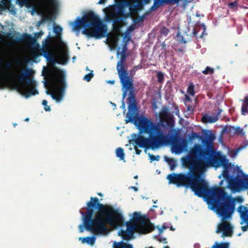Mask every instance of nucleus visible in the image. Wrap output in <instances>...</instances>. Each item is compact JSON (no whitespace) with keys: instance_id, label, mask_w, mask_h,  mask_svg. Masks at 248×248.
I'll list each match as a JSON object with an SVG mask.
<instances>
[{"instance_id":"f257e3e1","label":"nucleus","mask_w":248,"mask_h":248,"mask_svg":"<svg viewBox=\"0 0 248 248\" xmlns=\"http://www.w3.org/2000/svg\"><path fill=\"white\" fill-rule=\"evenodd\" d=\"M214 139L213 135H206L202 140V145L195 144L191 148L189 157L184 160V164L188 166L187 173H172L169 174L167 178L169 184L178 187L190 188L196 196L205 198L207 204L211 205V209L215 210L221 217V223L218 225L216 232H222V237H231L232 235V227L227 220L231 218L235 210L234 200L222 187H209L208 182L201 176L208 167L217 168L223 166L224 178L228 183L232 177L227 169L228 160L214 148Z\"/></svg>"},{"instance_id":"f03ea898","label":"nucleus","mask_w":248,"mask_h":248,"mask_svg":"<svg viewBox=\"0 0 248 248\" xmlns=\"http://www.w3.org/2000/svg\"><path fill=\"white\" fill-rule=\"evenodd\" d=\"M80 213L83 217V224L79 226L80 232L85 229L94 235L105 236L109 232L107 224L118 228L124 224V218L121 212L112 206L100 203L97 197H91L87 203L86 212L80 211Z\"/></svg>"},{"instance_id":"7ed1b4c3","label":"nucleus","mask_w":248,"mask_h":248,"mask_svg":"<svg viewBox=\"0 0 248 248\" xmlns=\"http://www.w3.org/2000/svg\"><path fill=\"white\" fill-rule=\"evenodd\" d=\"M81 27L84 28L82 33L89 37L99 39L107 35V26L92 11L87 12L82 18H78L75 21L74 30H79Z\"/></svg>"},{"instance_id":"20e7f679","label":"nucleus","mask_w":248,"mask_h":248,"mask_svg":"<svg viewBox=\"0 0 248 248\" xmlns=\"http://www.w3.org/2000/svg\"><path fill=\"white\" fill-rule=\"evenodd\" d=\"M31 73V69L26 67L17 74L14 72L8 73L6 75V78L9 83L14 89L26 98H28L39 93L34 87L28 89L30 86L35 84V81L30 77Z\"/></svg>"},{"instance_id":"39448f33","label":"nucleus","mask_w":248,"mask_h":248,"mask_svg":"<svg viewBox=\"0 0 248 248\" xmlns=\"http://www.w3.org/2000/svg\"><path fill=\"white\" fill-rule=\"evenodd\" d=\"M128 111L126 114V119L125 123L128 124L131 123L134 124L139 129L140 133L150 134L154 131L155 128L160 124H154L150 119L144 116H138L136 113L137 105L134 92L132 91L129 92L127 98Z\"/></svg>"},{"instance_id":"423d86ee","label":"nucleus","mask_w":248,"mask_h":248,"mask_svg":"<svg viewBox=\"0 0 248 248\" xmlns=\"http://www.w3.org/2000/svg\"><path fill=\"white\" fill-rule=\"evenodd\" d=\"M126 230H121L118 235L124 239L129 240L133 238V234L137 232L142 233H148L152 226L148 218L141 216L139 213L134 212L133 218L125 223Z\"/></svg>"},{"instance_id":"0eeeda50","label":"nucleus","mask_w":248,"mask_h":248,"mask_svg":"<svg viewBox=\"0 0 248 248\" xmlns=\"http://www.w3.org/2000/svg\"><path fill=\"white\" fill-rule=\"evenodd\" d=\"M49 78L44 82V85L46 87L49 85L53 87L56 91L57 93H50L49 90H46L47 94L50 95L53 99L60 101L62 98L63 94L66 88V83L64 76L62 74L57 75L54 71L48 72Z\"/></svg>"},{"instance_id":"6e6552de","label":"nucleus","mask_w":248,"mask_h":248,"mask_svg":"<svg viewBox=\"0 0 248 248\" xmlns=\"http://www.w3.org/2000/svg\"><path fill=\"white\" fill-rule=\"evenodd\" d=\"M126 57V54H121L120 60L118 62L116 66L120 82L123 88L125 90L123 94V98L125 97L127 92L134 91L133 78L128 75L127 71L124 66Z\"/></svg>"},{"instance_id":"1a4fd4ad","label":"nucleus","mask_w":248,"mask_h":248,"mask_svg":"<svg viewBox=\"0 0 248 248\" xmlns=\"http://www.w3.org/2000/svg\"><path fill=\"white\" fill-rule=\"evenodd\" d=\"M124 6H129V10L131 13H135L137 12V8L140 9L142 7L141 3L133 5L130 2L126 0H122L117 5L111 7L108 13V16L113 20V23L116 24L121 21L119 17L121 14H123V8Z\"/></svg>"},{"instance_id":"9d476101","label":"nucleus","mask_w":248,"mask_h":248,"mask_svg":"<svg viewBox=\"0 0 248 248\" xmlns=\"http://www.w3.org/2000/svg\"><path fill=\"white\" fill-rule=\"evenodd\" d=\"M150 148L153 150L157 149L168 143L167 137L164 134L160 125L152 133L149 134Z\"/></svg>"},{"instance_id":"9b49d317","label":"nucleus","mask_w":248,"mask_h":248,"mask_svg":"<svg viewBox=\"0 0 248 248\" xmlns=\"http://www.w3.org/2000/svg\"><path fill=\"white\" fill-rule=\"evenodd\" d=\"M159 115L161 122L166 123L168 126H173L174 121L172 117L170 115L169 109L167 107H164L161 108Z\"/></svg>"},{"instance_id":"f8f14e48","label":"nucleus","mask_w":248,"mask_h":248,"mask_svg":"<svg viewBox=\"0 0 248 248\" xmlns=\"http://www.w3.org/2000/svg\"><path fill=\"white\" fill-rule=\"evenodd\" d=\"M242 177H232L228 183L229 188L236 191L242 189Z\"/></svg>"},{"instance_id":"ddd939ff","label":"nucleus","mask_w":248,"mask_h":248,"mask_svg":"<svg viewBox=\"0 0 248 248\" xmlns=\"http://www.w3.org/2000/svg\"><path fill=\"white\" fill-rule=\"evenodd\" d=\"M135 138L132 141H134L136 145H138L140 147L145 148L146 149L150 148L148 138H145L143 136H138L137 137L135 135Z\"/></svg>"},{"instance_id":"4468645a","label":"nucleus","mask_w":248,"mask_h":248,"mask_svg":"<svg viewBox=\"0 0 248 248\" xmlns=\"http://www.w3.org/2000/svg\"><path fill=\"white\" fill-rule=\"evenodd\" d=\"M237 211L240 214L243 222L248 223V208L242 205H240L237 209Z\"/></svg>"},{"instance_id":"2eb2a0df","label":"nucleus","mask_w":248,"mask_h":248,"mask_svg":"<svg viewBox=\"0 0 248 248\" xmlns=\"http://www.w3.org/2000/svg\"><path fill=\"white\" fill-rule=\"evenodd\" d=\"M41 51L43 52V56L48 62L52 64H55L56 62V59L51 50H48L45 47L44 48H41Z\"/></svg>"},{"instance_id":"dca6fc26","label":"nucleus","mask_w":248,"mask_h":248,"mask_svg":"<svg viewBox=\"0 0 248 248\" xmlns=\"http://www.w3.org/2000/svg\"><path fill=\"white\" fill-rule=\"evenodd\" d=\"M181 0H155L154 6L152 8H157L162 3L170 4H178Z\"/></svg>"},{"instance_id":"f3484780","label":"nucleus","mask_w":248,"mask_h":248,"mask_svg":"<svg viewBox=\"0 0 248 248\" xmlns=\"http://www.w3.org/2000/svg\"><path fill=\"white\" fill-rule=\"evenodd\" d=\"M21 42H27L31 44H34L36 41V39L34 37H32L31 35L25 33H23L20 36Z\"/></svg>"},{"instance_id":"a211bd4d","label":"nucleus","mask_w":248,"mask_h":248,"mask_svg":"<svg viewBox=\"0 0 248 248\" xmlns=\"http://www.w3.org/2000/svg\"><path fill=\"white\" fill-rule=\"evenodd\" d=\"M248 113V95L245 96L244 100L242 101L241 107V114L246 115Z\"/></svg>"},{"instance_id":"6ab92c4d","label":"nucleus","mask_w":248,"mask_h":248,"mask_svg":"<svg viewBox=\"0 0 248 248\" xmlns=\"http://www.w3.org/2000/svg\"><path fill=\"white\" fill-rule=\"evenodd\" d=\"M62 29L60 26H56L54 28V31L57 34V42L62 46L64 47V44L62 40L61 34L60 32L62 31Z\"/></svg>"},{"instance_id":"aec40b11","label":"nucleus","mask_w":248,"mask_h":248,"mask_svg":"<svg viewBox=\"0 0 248 248\" xmlns=\"http://www.w3.org/2000/svg\"><path fill=\"white\" fill-rule=\"evenodd\" d=\"M61 51L62 54L60 57V60L61 61L60 63L65 64L66 63L68 60V54L66 50H65L64 48H62Z\"/></svg>"},{"instance_id":"412c9836","label":"nucleus","mask_w":248,"mask_h":248,"mask_svg":"<svg viewBox=\"0 0 248 248\" xmlns=\"http://www.w3.org/2000/svg\"><path fill=\"white\" fill-rule=\"evenodd\" d=\"M79 239L81 240L82 243H87L89 245H93L95 242L96 238L94 236H92L80 237Z\"/></svg>"},{"instance_id":"4be33fe9","label":"nucleus","mask_w":248,"mask_h":248,"mask_svg":"<svg viewBox=\"0 0 248 248\" xmlns=\"http://www.w3.org/2000/svg\"><path fill=\"white\" fill-rule=\"evenodd\" d=\"M218 119L217 116H211L209 115H205L202 118V121L204 123H213L217 122Z\"/></svg>"},{"instance_id":"5701e85b","label":"nucleus","mask_w":248,"mask_h":248,"mask_svg":"<svg viewBox=\"0 0 248 248\" xmlns=\"http://www.w3.org/2000/svg\"><path fill=\"white\" fill-rule=\"evenodd\" d=\"M45 7L48 8L56 5L55 0H38Z\"/></svg>"},{"instance_id":"b1692460","label":"nucleus","mask_w":248,"mask_h":248,"mask_svg":"<svg viewBox=\"0 0 248 248\" xmlns=\"http://www.w3.org/2000/svg\"><path fill=\"white\" fill-rule=\"evenodd\" d=\"M52 39V37L49 35L47 38L43 41V48H44L45 47L48 50H50V48L48 47V46L52 45V41L51 39Z\"/></svg>"},{"instance_id":"393cba45","label":"nucleus","mask_w":248,"mask_h":248,"mask_svg":"<svg viewBox=\"0 0 248 248\" xmlns=\"http://www.w3.org/2000/svg\"><path fill=\"white\" fill-rule=\"evenodd\" d=\"M43 55V52L41 51V49L40 50L33 49L31 53V56L33 61L38 58L39 56Z\"/></svg>"},{"instance_id":"a878e982","label":"nucleus","mask_w":248,"mask_h":248,"mask_svg":"<svg viewBox=\"0 0 248 248\" xmlns=\"http://www.w3.org/2000/svg\"><path fill=\"white\" fill-rule=\"evenodd\" d=\"M229 242H221L220 243L216 242L211 248H229Z\"/></svg>"},{"instance_id":"bb28decb","label":"nucleus","mask_w":248,"mask_h":248,"mask_svg":"<svg viewBox=\"0 0 248 248\" xmlns=\"http://www.w3.org/2000/svg\"><path fill=\"white\" fill-rule=\"evenodd\" d=\"M2 35L1 34V43H2ZM3 48L2 47V45L1 44V89L3 88V73L2 70V63H3Z\"/></svg>"},{"instance_id":"cd10ccee","label":"nucleus","mask_w":248,"mask_h":248,"mask_svg":"<svg viewBox=\"0 0 248 248\" xmlns=\"http://www.w3.org/2000/svg\"><path fill=\"white\" fill-rule=\"evenodd\" d=\"M165 160L168 163L170 166V170H173L176 166V163L173 158H170L167 157H165Z\"/></svg>"},{"instance_id":"c85d7f7f","label":"nucleus","mask_w":248,"mask_h":248,"mask_svg":"<svg viewBox=\"0 0 248 248\" xmlns=\"http://www.w3.org/2000/svg\"><path fill=\"white\" fill-rule=\"evenodd\" d=\"M116 155L117 157H119L120 160H124V154L123 148L120 147L118 148L116 151Z\"/></svg>"},{"instance_id":"c756f323","label":"nucleus","mask_w":248,"mask_h":248,"mask_svg":"<svg viewBox=\"0 0 248 248\" xmlns=\"http://www.w3.org/2000/svg\"><path fill=\"white\" fill-rule=\"evenodd\" d=\"M16 2L20 7L25 6L28 8L30 6V0H16Z\"/></svg>"},{"instance_id":"7c9ffc66","label":"nucleus","mask_w":248,"mask_h":248,"mask_svg":"<svg viewBox=\"0 0 248 248\" xmlns=\"http://www.w3.org/2000/svg\"><path fill=\"white\" fill-rule=\"evenodd\" d=\"M242 189H248V176L244 177L242 179Z\"/></svg>"},{"instance_id":"2f4dec72","label":"nucleus","mask_w":248,"mask_h":248,"mask_svg":"<svg viewBox=\"0 0 248 248\" xmlns=\"http://www.w3.org/2000/svg\"><path fill=\"white\" fill-rule=\"evenodd\" d=\"M194 87V85L193 83H190L187 88V92L188 93L192 96H193L195 94Z\"/></svg>"},{"instance_id":"473e14b6","label":"nucleus","mask_w":248,"mask_h":248,"mask_svg":"<svg viewBox=\"0 0 248 248\" xmlns=\"http://www.w3.org/2000/svg\"><path fill=\"white\" fill-rule=\"evenodd\" d=\"M214 72V69L210 67L207 66L205 70L202 71V73L204 75L212 74Z\"/></svg>"},{"instance_id":"72a5a7b5","label":"nucleus","mask_w":248,"mask_h":248,"mask_svg":"<svg viewBox=\"0 0 248 248\" xmlns=\"http://www.w3.org/2000/svg\"><path fill=\"white\" fill-rule=\"evenodd\" d=\"M237 6L238 2L237 1H234L233 2H230L228 5L229 8L234 11L237 10Z\"/></svg>"},{"instance_id":"f704fd0d","label":"nucleus","mask_w":248,"mask_h":248,"mask_svg":"<svg viewBox=\"0 0 248 248\" xmlns=\"http://www.w3.org/2000/svg\"><path fill=\"white\" fill-rule=\"evenodd\" d=\"M124 243L123 241L119 242H115L113 243V248H124Z\"/></svg>"},{"instance_id":"c9c22d12","label":"nucleus","mask_w":248,"mask_h":248,"mask_svg":"<svg viewBox=\"0 0 248 248\" xmlns=\"http://www.w3.org/2000/svg\"><path fill=\"white\" fill-rule=\"evenodd\" d=\"M157 81L159 83H162L164 80L163 74L161 72H158L157 73Z\"/></svg>"},{"instance_id":"e433bc0d","label":"nucleus","mask_w":248,"mask_h":248,"mask_svg":"<svg viewBox=\"0 0 248 248\" xmlns=\"http://www.w3.org/2000/svg\"><path fill=\"white\" fill-rule=\"evenodd\" d=\"M20 36L14 34V37L11 39V41L13 43H17L21 42Z\"/></svg>"},{"instance_id":"4c0bfd02","label":"nucleus","mask_w":248,"mask_h":248,"mask_svg":"<svg viewBox=\"0 0 248 248\" xmlns=\"http://www.w3.org/2000/svg\"><path fill=\"white\" fill-rule=\"evenodd\" d=\"M234 132L235 134L237 135H240L242 136L245 135V133L243 131V129L240 127H236L234 129Z\"/></svg>"},{"instance_id":"58836bf2","label":"nucleus","mask_w":248,"mask_h":248,"mask_svg":"<svg viewBox=\"0 0 248 248\" xmlns=\"http://www.w3.org/2000/svg\"><path fill=\"white\" fill-rule=\"evenodd\" d=\"M93 74L92 71L91 73L85 75L83 79L85 80H86L88 82H89L91 81V79L93 78Z\"/></svg>"},{"instance_id":"ea45409f","label":"nucleus","mask_w":248,"mask_h":248,"mask_svg":"<svg viewBox=\"0 0 248 248\" xmlns=\"http://www.w3.org/2000/svg\"><path fill=\"white\" fill-rule=\"evenodd\" d=\"M169 32V29L166 27H163L160 29V33L162 35L167 36Z\"/></svg>"},{"instance_id":"a19ab883","label":"nucleus","mask_w":248,"mask_h":248,"mask_svg":"<svg viewBox=\"0 0 248 248\" xmlns=\"http://www.w3.org/2000/svg\"><path fill=\"white\" fill-rule=\"evenodd\" d=\"M144 18L145 15H142L141 16H138L134 19V22L136 23L142 22Z\"/></svg>"},{"instance_id":"79ce46f5","label":"nucleus","mask_w":248,"mask_h":248,"mask_svg":"<svg viewBox=\"0 0 248 248\" xmlns=\"http://www.w3.org/2000/svg\"><path fill=\"white\" fill-rule=\"evenodd\" d=\"M42 22H46V21H49L51 20V17L48 15H43L42 16Z\"/></svg>"},{"instance_id":"37998d69","label":"nucleus","mask_w":248,"mask_h":248,"mask_svg":"<svg viewBox=\"0 0 248 248\" xmlns=\"http://www.w3.org/2000/svg\"><path fill=\"white\" fill-rule=\"evenodd\" d=\"M149 157H150V160H151V161H155V160L158 161L160 159V156L159 155L155 156L153 155H149Z\"/></svg>"},{"instance_id":"c03bdc74","label":"nucleus","mask_w":248,"mask_h":248,"mask_svg":"<svg viewBox=\"0 0 248 248\" xmlns=\"http://www.w3.org/2000/svg\"><path fill=\"white\" fill-rule=\"evenodd\" d=\"M47 102L46 100H44L42 101V105L45 107L44 109L46 111H50V107L47 105Z\"/></svg>"},{"instance_id":"a18cd8bd","label":"nucleus","mask_w":248,"mask_h":248,"mask_svg":"<svg viewBox=\"0 0 248 248\" xmlns=\"http://www.w3.org/2000/svg\"><path fill=\"white\" fill-rule=\"evenodd\" d=\"M5 67L8 69H11L13 68V64L12 62L8 61L5 64Z\"/></svg>"},{"instance_id":"49530a36","label":"nucleus","mask_w":248,"mask_h":248,"mask_svg":"<svg viewBox=\"0 0 248 248\" xmlns=\"http://www.w3.org/2000/svg\"><path fill=\"white\" fill-rule=\"evenodd\" d=\"M178 41L179 42L181 43L186 44V41L184 39V37L182 35H179L177 36Z\"/></svg>"},{"instance_id":"de8ad7c7","label":"nucleus","mask_w":248,"mask_h":248,"mask_svg":"<svg viewBox=\"0 0 248 248\" xmlns=\"http://www.w3.org/2000/svg\"><path fill=\"white\" fill-rule=\"evenodd\" d=\"M198 134L197 133L193 132L191 134V135L190 136L189 139L190 140H191L192 139H194L198 138Z\"/></svg>"},{"instance_id":"09e8293b","label":"nucleus","mask_w":248,"mask_h":248,"mask_svg":"<svg viewBox=\"0 0 248 248\" xmlns=\"http://www.w3.org/2000/svg\"><path fill=\"white\" fill-rule=\"evenodd\" d=\"M187 111L189 113H192L194 111V108L192 106H188L187 107Z\"/></svg>"},{"instance_id":"8fccbe9b","label":"nucleus","mask_w":248,"mask_h":248,"mask_svg":"<svg viewBox=\"0 0 248 248\" xmlns=\"http://www.w3.org/2000/svg\"><path fill=\"white\" fill-rule=\"evenodd\" d=\"M43 33H44L42 31H40L35 34V36L36 37V38H38L39 37H40L43 34Z\"/></svg>"},{"instance_id":"3c124183","label":"nucleus","mask_w":248,"mask_h":248,"mask_svg":"<svg viewBox=\"0 0 248 248\" xmlns=\"http://www.w3.org/2000/svg\"><path fill=\"white\" fill-rule=\"evenodd\" d=\"M6 37L8 39H9L11 40L12 38L14 37V34H13L12 33H11V32H8L6 34Z\"/></svg>"},{"instance_id":"603ef678","label":"nucleus","mask_w":248,"mask_h":248,"mask_svg":"<svg viewBox=\"0 0 248 248\" xmlns=\"http://www.w3.org/2000/svg\"><path fill=\"white\" fill-rule=\"evenodd\" d=\"M134 149L136 151V154L137 155H140L141 152V151L139 149L136 145L134 146Z\"/></svg>"},{"instance_id":"864d4df0","label":"nucleus","mask_w":248,"mask_h":248,"mask_svg":"<svg viewBox=\"0 0 248 248\" xmlns=\"http://www.w3.org/2000/svg\"><path fill=\"white\" fill-rule=\"evenodd\" d=\"M142 68V66L141 65H138L137 66H135L133 68V71L136 72L138 69H141Z\"/></svg>"},{"instance_id":"5fc2aeb1","label":"nucleus","mask_w":248,"mask_h":248,"mask_svg":"<svg viewBox=\"0 0 248 248\" xmlns=\"http://www.w3.org/2000/svg\"><path fill=\"white\" fill-rule=\"evenodd\" d=\"M247 223V224L246 225H245L244 226H242L241 228V229L243 232H245V231H247V230L248 229V222Z\"/></svg>"},{"instance_id":"6e6d98bb","label":"nucleus","mask_w":248,"mask_h":248,"mask_svg":"<svg viewBox=\"0 0 248 248\" xmlns=\"http://www.w3.org/2000/svg\"><path fill=\"white\" fill-rule=\"evenodd\" d=\"M124 248H133L131 244H128L124 243Z\"/></svg>"},{"instance_id":"4d7b16f0","label":"nucleus","mask_w":248,"mask_h":248,"mask_svg":"<svg viewBox=\"0 0 248 248\" xmlns=\"http://www.w3.org/2000/svg\"><path fill=\"white\" fill-rule=\"evenodd\" d=\"M126 47L125 46H124L123 47V48H122V52H121V54H126Z\"/></svg>"},{"instance_id":"13d9d810","label":"nucleus","mask_w":248,"mask_h":248,"mask_svg":"<svg viewBox=\"0 0 248 248\" xmlns=\"http://www.w3.org/2000/svg\"><path fill=\"white\" fill-rule=\"evenodd\" d=\"M152 106L154 109H155L157 108L156 103L155 102H154L152 103Z\"/></svg>"},{"instance_id":"bf43d9fd","label":"nucleus","mask_w":248,"mask_h":248,"mask_svg":"<svg viewBox=\"0 0 248 248\" xmlns=\"http://www.w3.org/2000/svg\"><path fill=\"white\" fill-rule=\"evenodd\" d=\"M166 228V227L163 225L161 228L159 229V233H162L163 232V230Z\"/></svg>"},{"instance_id":"052dcab7","label":"nucleus","mask_w":248,"mask_h":248,"mask_svg":"<svg viewBox=\"0 0 248 248\" xmlns=\"http://www.w3.org/2000/svg\"><path fill=\"white\" fill-rule=\"evenodd\" d=\"M159 241L160 242H163V243L164 244H166L167 243V239L166 238H160L159 239Z\"/></svg>"},{"instance_id":"680f3d73","label":"nucleus","mask_w":248,"mask_h":248,"mask_svg":"<svg viewBox=\"0 0 248 248\" xmlns=\"http://www.w3.org/2000/svg\"><path fill=\"white\" fill-rule=\"evenodd\" d=\"M107 0H99L97 4H103L106 2Z\"/></svg>"},{"instance_id":"e2e57ef3","label":"nucleus","mask_w":248,"mask_h":248,"mask_svg":"<svg viewBox=\"0 0 248 248\" xmlns=\"http://www.w3.org/2000/svg\"><path fill=\"white\" fill-rule=\"evenodd\" d=\"M15 64L16 65H18L20 64V61H19V60L18 59H15L14 61Z\"/></svg>"},{"instance_id":"0e129e2a","label":"nucleus","mask_w":248,"mask_h":248,"mask_svg":"<svg viewBox=\"0 0 248 248\" xmlns=\"http://www.w3.org/2000/svg\"><path fill=\"white\" fill-rule=\"evenodd\" d=\"M222 111V110L221 109H217V112L216 113V116H217V117L218 116V115L220 114L221 112Z\"/></svg>"},{"instance_id":"69168bd1","label":"nucleus","mask_w":248,"mask_h":248,"mask_svg":"<svg viewBox=\"0 0 248 248\" xmlns=\"http://www.w3.org/2000/svg\"><path fill=\"white\" fill-rule=\"evenodd\" d=\"M198 33V31L196 30V29H194L193 30V31L192 32V34L194 35V36H196L197 34Z\"/></svg>"},{"instance_id":"338daca9","label":"nucleus","mask_w":248,"mask_h":248,"mask_svg":"<svg viewBox=\"0 0 248 248\" xmlns=\"http://www.w3.org/2000/svg\"><path fill=\"white\" fill-rule=\"evenodd\" d=\"M186 99L188 101H191V98H190V97L187 95H186Z\"/></svg>"},{"instance_id":"774afa93","label":"nucleus","mask_w":248,"mask_h":248,"mask_svg":"<svg viewBox=\"0 0 248 248\" xmlns=\"http://www.w3.org/2000/svg\"><path fill=\"white\" fill-rule=\"evenodd\" d=\"M107 83H110L111 84H114L115 83V81L114 80H108L107 81Z\"/></svg>"}]
</instances>
